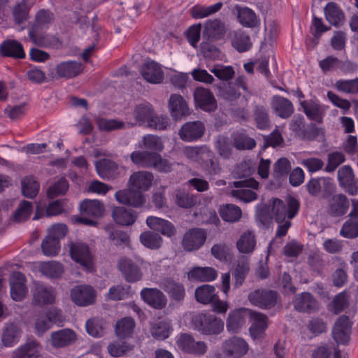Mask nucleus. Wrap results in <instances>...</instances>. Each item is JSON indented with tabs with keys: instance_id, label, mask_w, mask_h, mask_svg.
Wrapping results in <instances>:
<instances>
[{
	"instance_id": "603ef678",
	"label": "nucleus",
	"mask_w": 358,
	"mask_h": 358,
	"mask_svg": "<svg viewBox=\"0 0 358 358\" xmlns=\"http://www.w3.org/2000/svg\"><path fill=\"white\" fill-rule=\"evenodd\" d=\"M219 212L223 220L230 222H237L242 215L241 208L234 204H226L221 206Z\"/></svg>"
},
{
	"instance_id": "dca6fc26",
	"label": "nucleus",
	"mask_w": 358,
	"mask_h": 358,
	"mask_svg": "<svg viewBox=\"0 0 358 358\" xmlns=\"http://www.w3.org/2000/svg\"><path fill=\"white\" fill-rule=\"evenodd\" d=\"M176 344L179 349L189 354L201 355L207 350V346L204 342L196 341L188 334H181L176 339Z\"/></svg>"
},
{
	"instance_id": "a19ab883",
	"label": "nucleus",
	"mask_w": 358,
	"mask_h": 358,
	"mask_svg": "<svg viewBox=\"0 0 358 358\" xmlns=\"http://www.w3.org/2000/svg\"><path fill=\"white\" fill-rule=\"evenodd\" d=\"M112 215L116 223L124 226L132 224L136 219V215L134 210H127L124 207L115 208Z\"/></svg>"
},
{
	"instance_id": "69168bd1",
	"label": "nucleus",
	"mask_w": 358,
	"mask_h": 358,
	"mask_svg": "<svg viewBox=\"0 0 358 358\" xmlns=\"http://www.w3.org/2000/svg\"><path fill=\"white\" fill-rule=\"evenodd\" d=\"M128 285H117L111 287L108 292L107 298L110 300L119 301L126 299L129 294Z\"/></svg>"
},
{
	"instance_id": "9b49d317",
	"label": "nucleus",
	"mask_w": 358,
	"mask_h": 358,
	"mask_svg": "<svg viewBox=\"0 0 358 358\" xmlns=\"http://www.w3.org/2000/svg\"><path fill=\"white\" fill-rule=\"evenodd\" d=\"M278 293L273 290L258 289L248 295L250 303L262 309H269L275 306L278 301Z\"/></svg>"
},
{
	"instance_id": "de8ad7c7",
	"label": "nucleus",
	"mask_w": 358,
	"mask_h": 358,
	"mask_svg": "<svg viewBox=\"0 0 358 358\" xmlns=\"http://www.w3.org/2000/svg\"><path fill=\"white\" fill-rule=\"evenodd\" d=\"M38 268L43 275L49 278H57L59 277L64 271L62 264L55 261L40 262Z\"/></svg>"
},
{
	"instance_id": "72a5a7b5",
	"label": "nucleus",
	"mask_w": 358,
	"mask_h": 358,
	"mask_svg": "<svg viewBox=\"0 0 358 358\" xmlns=\"http://www.w3.org/2000/svg\"><path fill=\"white\" fill-rule=\"evenodd\" d=\"M160 285L173 300L180 301L184 299L185 289L182 284L171 278H166L162 281Z\"/></svg>"
},
{
	"instance_id": "39448f33",
	"label": "nucleus",
	"mask_w": 358,
	"mask_h": 358,
	"mask_svg": "<svg viewBox=\"0 0 358 358\" xmlns=\"http://www.w3.org/2000/svg\"><path fill=\"white\" fill-rule=\"evenodd\" d=\"M71 259L79 264L87 272L94 270V256L89 246L80 241H70L68 243Z\"/></svg>"
},
{
	"instance_id": "8fccbe9b",
	"label": "nucleus",
	"mask_w": 358,
	"mask_h": 358,
	"mask_svg": "<svg viewBox=\"0 0 358 358\" xmlns=\"http://www.w3.org/2000/svg\"><path fill=\"white\" fill-rule=\"evenodd\" d=\"M155 152L149 151L136 150L131 153L130 159L131 162L138 166L150 168L152 166V159H155Z\"/></svg>"
},
{
	"instance_id": "f704fd0d",
	"label": "nucleus",
	"mask_w": 358,
	"mask_h": 358,
	"mask_svg": "<svg viewBox=\"0 0 358 358\" xmlns=\"http://www.w3.org/2000/svg\"><path fill=\"white\" fill-rule=\"evenodd\" d=\"M217 277L216 270L211 267L196 266L192 268L187 273L189 280L201 282L213 281Z\"/></svg>"
},
{
	"instance_id": "4c0bfd02",
	"label": "nucleus",
	"mask_w": 358,
	"mask_h": 358,
	"mask_svg": "<svg viewBox=\"0 0 358 358\" xmlns=\"http://www.w3.org/2000/svg\"><path fill=\"white\" fill-rule=\"evenodd\" d=\"M152 112V106L148 103H142L137 105L133 112L134 121H131L129 124L138 125L147 124Z\"/></svg>"
},
{
	"instance_id": "e2e57ef3",
	"label": "nucleus",
	"mask_w": 358,
	"mask_h": 358,
	"mask_svg": "<svg viewBox=\"0 0 358 358\" xmlns=\"http://www.w3.org/2000/svg\"><path fill=\"white\" fill-rule=\"evenodd\" d=\"M28 1L29 0H22L20 3H17L14 7L13 14L15 20L17 23L25 21L28 17L29 9L33 3H31L30 5H28Z\"/></svg>"
},
{
	"instance_id": "a211bd4d",
	"label": "nucleus",
	"mask_w": 358,
	"mask_h": 358,
	"mask_svg": "<svg viewBox=\"0 0 358 358\" xmlns=\"http://www.w3.org/2000/svg\"><path fill=\"white\" fill-rule=\"evenodd\" d=\"M351 334V324L349 317L342 315L336 322L332 330V336L338 344H347Z\"/></svg>"
},
{
	"instance_id": "aec40b11",
	"label": "nucleus",
	"mask_w": 358,
	"mask_h": 358,
	"mask_svg": "<svg viewBox=\"0 0 358 358\" xmlns=\"http://www.w3.org/2000/svg\"><path fill=\"white\" fill-rule=\"evenodd\" d=\"M25 275L20 272H14L10 277V296L15 301H22L28 292Z\"/></svg>"
},
{
	"instance_id": "bb28decb",
	"label": "nucleus",
	"mask_w": 358,
	"mask_h": 358,
	"mask_svg": "<svg viewBox=\"0 0 358 358\" xmlns=\"http://www.w3.org/2000/svg\"><path fill=\"white\" fill-rule=\"evenodd\" d=\"M225 34V24L220 20H208L205 22L203 31V37L208 39L218 40L223 38Z\"/></svg>"
},
{
	"instance_id": "49530a36",
	"label": "nucleus",
	"mask_w": 358,
	"mask_h": 358,
	"mask_svg": "<svg viewBox=\"0 0 358 358\" xmlns=\"http://www.w3.org/2000/svg\"><path fill=\"white\" fill-rule=\"evenodd\" d=\"M173 329L169 320H164L156 322L152 324L150 332L157 340H164L169 337Z\"/></svg>"
},
{
	"instance_id": "6ab92c4d",
	"label": "nucleus",
	"mask_w": 358,
	"mask_h": 358,
	"mask_svg": "<svg viewBox=\"0 0 358 358\" xmlns=\"http://www.w3.org/2000/svg\"><path fill=\"white\" fill-rule=\"evenodd\" d=\"M204 131L205 126L201 122H187L182 126L178 134L182 141L192 142L200 138Z\"/></svg>"
},
{
	"instance_id": "f8f14e48",
	"label": "nucleus",
	"mask_w": 358,
	"mask_h": 358,
	"mask_svg": "<svg viewBox=\"0 0 358 358\" xmlns=\"http://www.w3.org/2000/svg\"><path fill=\"white\" fill-rule=\"evenodd\" d=\"M222 349L227 357L241 358L248 353L249 345L243 338L232 336L223 342Z\"/></svg>"
},
{
	"instance_id": "c9c22d12",
	"label": "nucleus",
	"mask_w": 358,
	"mask_h": 358,
	"mask_svg": "<svg viewBox=\"0 0 358 358\" xmlns=\"http://www.w3.org/2000/svg\"><path fill=\"white\" fill-rule=\"evenodd\" d=\"M0 52L6 57L24 58L25 52L20 43L15 40H7L0 45Z\"/></svg>"
},
{
	"instance_id": "bf43d9fd",
	"label": "nucleus",
	"mask_w": 358,
	"mask_h": 358,
	"mask_svg": "<svg viewBox=\"0 0 358 358\" xmlns=\"http://www.w3.org/2000/svg\"><path fill=\"white\" fill-rule=\"evenodd\" d=\"M290 169V162L287 158H280L274 164L273 176L279 180H284L287 178Z\"/></svg>"
},
{
	"instance_id": "5701e85b",
	"label": "nucleus",
	"mask_w": 358,
	"mask_h": 358,
	"mask_svg": "<svg viewBox=\"0 0 358 358\" xmlns=\"http://www.w3.org/2000/svg\"><path fill=\"white\" fill-rule=\"evenodd\" d=\"M98 175L101 178L113 179L119 176L124 168L119 166L113 161L108 159H102L95 163Z\"/></svg>"
},
{
	"instance_id": "2eb2a0df",
	"label": "nucleus",
	"mask_w": 358,
	"mask_h": 358,
	"mask_svg": "<svg viewBox=\"0 0 358 358\" xmlns=\"http://www.w3.org/2000/svg\"><path fill=\"white\" fill-rule=\"evenodd\" d=\"M141 74L144 80L151 84H159L164 78L163 66L152 59H148L142 64Z\"/></svg>"
},
{
	"instance_id": "c03bdc74",
	"label": "nucleus",
	"mask_w": 358,
	"mask_h": 358,
	"mask_svg": "<svg viewBox=\"0 0 358 358\" xmlns=\"http://www.w3.org/2000/svg\"><path fill=\"white\" fill-rule=\"evenodd\" d=\"M255 236L251 231L243 233L236 243L238 250L244 254L251 253L255 250Z\"/></svg>"
},
{
	"instance_id": "b1692460",
	"label": "nucleus",
	"mask_w": 358,
	"mask_h": 358,
	"mask_svg": "<svg viewBox=\"0 0 358 358\" xmlns=\"http://www.w3.org/2000/svg\"><path fill=\"white\" fill-rule=\"evenodd\" d=\"M22 329L15 322L6 323L2 329L1 343L5 348H12L15 345L22 336Z\"/></svg>"
},
{
	"instance_id": "f03ea898",
	"label": "nucleus",
	"mask_w": 358,
	"mask_h": 358,
	"mask_svg": "<svg viewBox=\"0 0 358 358\" xmlns=\"http://www.w3.org/2000/svg\"><path fill=\"white\" fill-rule=\"evenodd\" d=\"M153 175L145 171L134 173L129 178V189L119 190L115 193V199L120 203L141 207L145 202L142 194L148 191L152 185Z\"/></svg>"
},
{
	"instance_id": "5fc2aeb1",
	"label": "nucleus",
	"mask_w": 358,
	"mask_h": 358,
	"mask_svg": "<svg viewBox=\"0 0 358 358\" xmlns=\"http://www.w3.org/2000/svg\"><path fill=\"white\" fill-rule=\"evenodd\" d=\"M174 199L176 204L183 208H190L197 203V197L196 196L189 194L180 189L176 191Z\"/></svg>"
},
{
	"instance_id": "6e6d98bb",
	"label": "nucleus",
	"mask_w": 358,
	"mask_h": 358,
	"mask_svg": "<svg viewBox=\"0 0 358 358\" xmlns=\"http://www.w3.org/2000/svg\"><path fill=\"white\" fill-rule=\"evenodd\" d=\"M233 142L234 147L238 150H251L256 145L255 141L243 132L234 133Z\"/></svg>"
},
{
	"instance_id": "ea45409f",
	"label": "nucleus",
	"mask_w": 358,
	"mask_h": 358,
	"mask_svg": "<svg viewBox=\"0 0 358 358\" xmlns=\"http://www.w3.org/2000/svg\"><path fill=\"white\" fill-rule=\"evenodd\" d=\"M272 108L275 113L282 118L289 117L294 111L292 103L288 99L281 96L273 97Z\"/></svg>"
},
{
	"instance_id": "c756f323",
	"label": "nucleus",
	"mask_w": 358,
	"mask_h": 358,
	"mask_svg": "<svg viewBox=\"0 0 358 358\" xmlns=\"http://www.w3.org/2000/svg\"><path fill=\"white\" fill-rule=\"evenodd\" d=\"M83 65L77 61H66L58 64L56 66V73L59 78H71L81 73Z\"/></svg>"
},
{
	"instance_id": "ddd939ff",
	"label": "nucleus",
	"mask_w": 358,
	"mask_h": 358,
	"mask_svg": "<svg viewBox=\"0 0 358 358\" xmlns=\"http://www.w3.org/2000/svg\"><path fill=\"white\" fill-rule=\"evenodd\" d=\"M32 303L38 306L52 304L55 300L54 289L39 282H34L31 288Z\"/></svg>"
},
{
	"instance_id": "f257e3e1",
	"label": "nucleus",
	"mask_w": 358,
	"mask_h": 358,
	"mask_svg": "<svg viewBox=\"0 0 358 358\" xmlns=\"http://www.w3.org/2000/svg\"><path fill=\"white\" fill-rule=\"evenodd\" d=\"M250 317L252 324L249 329L253 340L263 337L268 327V317L260 313L246 308H240L229 313L227 320V329L229 332L237 333L246 324Z\"/></svg>"
},
{
	"instance_id": "2f4dec72",
	"label": "nucleus",
	"mask_w": 358,
	"mask_h": 358,
	"mask_svg": "<svg viewBox=\"0 0 358 358\" xmlns=\"http://www.w3.org/2000/svg\"><path fill=\"white\" fill-rule=\"evenodd\" d=\"M76 340V335L70 329H64L51 334V343L55 348H63L71 345Z\"/></svg>"
},
{
	"instance_id": "58836bf2",
	"label": "nucleus",
	"mask_w": 358,
	"mask_h": 358,
	"mask_svg": "<svg viewBox=\"0 0 358 358\" xmlns=\"http://www.w3.org/2000/svg\"><path fill=\"white\" fill-rule=\"evenodd\" d=\"M349 207L347 197L342 194H335L329 201V213L335 216L344 215Z\"/></svg>"
},
{
	"instance_id": "cd10ccee",
	"label": "nucleus",
	"mask_w": 358,
	"mask_h": 358,
	"mask_svg": "<svg viewBox=\"0 0 358 358\" xmlns=\"http://www.w3.org/2000/svg\"><path fill=\"white\" fill-rule=\"evenodd\" d=\"M235 10L237 14V20L242 26L254 28L259 25V18L252 9L237 5L235 6Z\"/></svg>"
},
{
	"instance_id": "f3484780",
	"label": "nucleus",
	"mask_w": 358,
	"mask_h": 358,
	"mask_svg": "<svg viewBox=\"0 0 358 358\" xmlns=\"http://www.w3.org/2000/svg\"><path fill=\"white\" fill-rule=\"evenodd\" d=\"M72 301L79 306H87L94 303L96 291L87 285L74 287L71 291Z\"/></svg>"
},
{
	"instance_id": "79ce46f5",
	"label": "nucleus",
	"mask_w": 358,
	"mask_h": 358,
	"mask_svg": "<svg viewBox=\"0 0 358 358\" xmlns=\"http://www.w3.org/2000/svg\"><path fill=\"white\" fill-rule=\"evenodd\" d=\"M136 147L138 148H144L147 151L155 153L161 152L164 149L162 139L152 134L145 135L141 142H139Z\"/></svg>"
},
{
	"instance_id": "052dcab7",
	"label": "nucleus",
	"mask_w": 358,
	"mask_h": 358,
	"mask_svg": "<svg viewBox=\"0 0 358 358\" xmlns=\"http://www.w3.org/2000/svg\"><path fill=\"white\" fill-rule=\"evenodd\" d=\"M313 358H342L341 352L333 345L319 347L313 354Z\"/></svg>"
},
{
	"instance_id": "0e129e2a",
	"label": "nucleus",
	"mask_w": 358,
	"mask_h": 358,
	"mask_svg": "<svg viewBox=\"0 0 358 358\" xmlns=\"http://www.w3.org/2000/svg\"><path fill=\"white\" fill-rule=\"evenodd\" d=\"M335 87L346 94L358 93V78L352 80H338L335 83Z\"/></svg>"
},
{
	"instance_id": "20e7f679",
	"label": "nucleus",
	"mask_w": 358,
	"mask_h": 358,
	"mask_svg": "<svg viewBox=\"0 0 358 358\" xmlns=\"http://www.w3.org/2000/svg\"><path fill=\"white\" fill-rule=\"evenodd\" d=\"M192 326L202 334L217 335L224 329V322L208 313H199L192 318Z\"/></svg>"
},
{
	"instance_id": "37998d69",
	"label": "nucleus",
	"mask_w": 358,
	"mask_h": 358,
	"mask_svg": "<svg viewBox=\"0 0 358 358\" xmlns=\"http://www.w3.org/2000/svg\"><path fill=\"white\" fill-rule=\"evenodd\" d=\"M223 3L217 2L208 6L194 5L190 10L191 15L194 19H202L217 13L222 8Z\"/></svg>"
},
{
	"instance_id": "a18cd8bd",
	"label": "nucleus",
	"mask_w": 358,
	"mask_h": 358,
	"mask_svg": "<svg viewBox=\"0 0 358 358\" xmlns=\"http://www.w3.org/2000/svg\"><path fill=\"white\" fill-rule=\"evenodd\" d=\"M217 295L215 287L210 285H203L198 287L195 290L196 300L203 304L210 303L216 298Z\"/></svg>"
},
{
	"instance_id": "393cba45",
	"label": "nucleus",
	"mask_w": 358,
	"mask_h": 358,
	"mask_svg": "<svg viewBox=\"0 0 358 358\" xmlns=\"http://www.w3.org/2000/svg\"><path fill=\"white\" fill-rule=\"evenodd\" d=\"M196 105L205 111L214 110L217 107L213 94L207 89L198 87L194 92Z\"/></svg>"
},
{
	"instance_id": "412c9836",
	"label": "nucleus",
	"mask_w": 358,
	"mask_h": 358,
	"mask_svg": "<svg viewBox=\"0 0 358 358\" xmlns=\"http://www.w3.org/2000/svg\"><path fill=\"white\" fill-rule=\"evenodd\" d=\"M141 296L147 304L155 309H163L167 303L166 296L156 288H143Z\"/></svg>"
},
{
	"instance_id": "338daca9",
	"label": "nucleus",
	"mask_w": 358,
	"mask_h": 358,
	"mask_svg": "<svg viewBox=\"0 0 358 358\" xmlns=\"http://www.w3.org/2000/svg\"><path fill=\"white\" fill-rule=\"evenodd\" d=\"M41 249L45 256H56L60 251V243L45 236L42 241Z\"/></svg>"
},
{
	"instance_id": "774afa93",
	"label": "nucleus",
	"mask_w": 358,
	"mask_h": 358,
	"mask_svg": "<svg viewBox=\"0 0 358 358\" xmlns=\"http://www.w3.org/2000/svg\"><path fill=\"white\" fill-rule=\"evenodd\" d=\"M341 234L348 238H354L358 236V219H350L346 221L341 229Z\"/></svg>"
},
{
	"instance_id": "7c9ffc66",
	"label": "nucleus",
	"mask_w": 358,
	"mask_h": 358,
	"mask_svg": "<svg viewBox=\"0 0 358 358\" xmlns=\"http://www.w3.org/2000/svg\"><path fill=\"white\" fill-rule=\"evenodd\" d=\"M294 308L299 312L312 313L317 310L318 303L308 292H303L294 301Z\"/></svg>"
},
{
	"instance_id": "680f3d73",
	"label": "nucleus",
	"mask_w": 358,
	"mask_h": 358,
	"mask_svg": "<svg viewBox=\"0 0 358 358\" xmlns=\"http://www.w3.org/2000/svg\"><path fill=\"white\" fill-rule=\"evenodd\" d=\"M46 237L60 243V240L65 237L68 232V227L65 224L56 223L51 225L47 230Z\"/></svg>"
},
{
	"instance_id": "4be33fe9",
	"label": "nucleus",
	"mask_w": 358,
	"mask_h": 358,
	"mask_svg": "<svg viewBox=\"0 0 358 358\" xmlns=\"http://www.w3.org/2000/svg\"><path fill=\"white\" fill-rule=\"evenodd\" d=\"M300 105L308 119L322 123L327 108L315 100L301 101Z\"/></svg>"
},
{
	"instance_id": "6e6552de",
	"label": "nucleus",
	"mask_w": 358,
	"mask_h": 358,
	"mask_svg": "<svg viewBox=\"0 0 358 358\" xmlns=\"http://www.w3.org/2000/svg\"><path fill=\"white\" fill-rule=\"evenodd\" d=\"M63 321L62 310L56 307H51L45 312L38 315L35 322L36 334L41 336L54 324L60 326Z\"/></svg>"
},
{
	"instance_id": "3c124183",
	"label": "nucleus",
	"mask_w": 358,
	"mask_h": 358,
	"mask_svg": "<svg viewBox=\"0 0 358 358\" xmlns=\"http://www.w3.org/2000/svg\"><path fill=\"white\" fill-rule=\"evenodd\" d=\"M231 44L240 52L247 51L252 45L250 36L242 30L234 31Z\"/></svg>"
},
{
	"instance_id": "13d9d810",
	"label": "nucleus",
	"mask_w": 358,
	"mask_h": 358,
	"mask_svg": "<svg viewBox=\"0 0 358 358\" xmlns=\"http://www.w3.org/2000/svg\"><path fill=\"white\" fill-rule=\"evenodd\" d=\"M185 156L194 162H199L205 157L210 156V151L206 147L187 146L183 150Z\"/></svg>"
},
{
	"instance_id": "a878e982",
	"label": "nucleus",
	"mask_w": 358,
	"mask_h": 358,
	"mask_svg": "<svg viewBox=\"0 0 358 358\" xmlns=\"http://www.w3.org/2000/svg\"><path fill=\"white\" fill-rule=\"evenodd\" d=\"M42 347L34 340L27 341L13 352V358H41Z\"/></svg>"
},
{
	"instance_id": "4d7b16f0",
	"label": "nucleus",
	"mask_w": 358,
	"mask_h": 358,
	"mask_svg": "<svg viewBox=\"0 0 358 358\" xmlns=\"http://www.w3.org/2000/svg\"><path fill=\"white\" fill-rule=\"evenodd\" d=\"M22 191L24 196L34 198L38 193L39 183L33 176H27L22 180Z\"/></svg>"
},
{
	"instance_id": "e433bc0d",
	"label": "nucleus",
	"mask_w": 358,
	"mask_h": 358,
	"mask_svg": "<svg viewBox=\"0 0 358 358\" xmlns=\"http://www.w3.org/2000/svg\"><path fill=\"white\" fill-rule=\"evenodd\" d=\"M326 20L333 26L340 27L344 22V13L334 2L328 3L324 8Z\"/></svg>"
},
{
	"instance_id": "09e8293b",
	"label": "nucleus",
	"mask_w": 358,
	"mask_h": 358,
	"mask_svg": "<svg viewBox=\"0 0 358 358\" xmlns=\"http://www.w3.org/2000/svg\"><path fill=\"white\" fill-rule=\"evenodd\" d=\"M135 322L133 318L126 317L118 320L115 325L116 335L121 338L130 337L134 332Z\"/></svg>"
},
{
	"instance_id": "4468645a",
	"label": "nucleus",
	"mask_w": 358,
	"mask_h": 358,
	"mask_svg": "<svg viewBox=\"0 0 358 358\" xmlns=\"http://www.w3.org/2000/svg\"><path fill=\"white\" fill-rule=\"evenodd\" d=\"M206 236V232L203 229H190L183 236L182 248L188 252L197 250L205 243Z\"/></svg>"
},
{
	"instance_id": "423d86ee",
	"label": "nucleus",
	"mask_w": 358,
	"mask_h": 358,
	"mask_svg": "<svg viewBox=\"0 0 358 358\" xmlns=\"http://www.w3.org/2000/svg\"><path fill=\"white\" fill-rule=\"evenodd\" d=\"M53 20V14L48 10L41 9L36 15L35 21L29 30L30 39L38 45H47V36H43L41 31L47 29Z\"/></svg>"
},
{
	"instance_id": "1a4fd4ad",
	"label": "nucleus",
	"mask_w": 358,
	"mask_h": 358,
	"mask_svg": "<svg viewBox=\"0 0 358 358\" xmlns=\"http://www.w3.org/2000/svg\"><path fill=\"white\" fill-rule=\"evenodd\" d=\"M234 187L235 189L231 191V194L239 201L248 203L257 199V194L254 190L259 188V182L252 178L236 181L234 182Z\"/></svg>"
},
{
	"instance_id": "864d4df0",
	"label": "nucleus",
	"mask_w": 358,
	"mask_h": 358,
	"mask_svg": "<svg viewBox=\"0 0 358 358\" xmlns=\"http://www.w3.org/2000/svg\"><path fill=\"white\" fill-rule=\"evenodd\" d=\"M140 241L145 247L152 250L159 248L162 244L161 236L150 231L143 232L140 235Z\"/></svg>"
},
{
	"instance_id": "473e14b6",
	"label": "nucleus",
	"mask_w": 358,
	"mask_h": 358,
	"mask_svg": "<svg viewBox=\"0 0 358 358\" xmlns=\"http://www.w3.org/2000/svg\"><path fill=\"white\" fill-rule=\"evenodd\" d=\"M338 179L341 185L348 188L351 194L358 192L353 170L350 166H344L338 170Z\"/></svg>"
},
{
	"instance_id": "7ed1b4c3",
	"label": "nucleus",
	"mask_w": 358,
	"mask_h": 358,
	"mask_svg": "<svg viewBox=\"0 0 358 358\" xmlns=\"http://www.w3.org/2000/svg\"><path fill=\"white\" fill-rule=\"evenodd\" d=\"M300 204L292 197L287 198L285 201L274 199L272 201V211L275 215L278 224L276 236H285L291 227V220L299 213Z\"/></svg>"
},
{
	"instance_id": "c85d7f7f",
	"label": "nucleus",
	"mask_w": 358,
	"mask_h": 358,
	"mask_svg": "<svg viewBox=\"0 0 358 358\" xmlns=\"http://www.w3.org/2000/svg\"><path fill=\"white\" fill-rule=\"evenodd\" d=\"M169 108L171 115L176 120L181 119L189 114V109L185 100L179 94L170 96Z\"/></svg>"
},
{
	"instance_id": "0eeeda50",
	"label": "nucleus",
	"mask_w": 358,
	"mask_h": 358,
	"mask_svg": "<svg viewBox=\"0 0 358 358\" xmlns=\"http://www.w3.org/2000/svg\"><path fill=\"white\" fill-rule=\"evenodd\" d=\"M81 216L78 222L82 224L94 226L96 224V218L101 217L104 211L103 204L99 200L85 199L80 204Z\"/></svg>"
},
{
	"instance_id": "9d476101",
	"label": "nucleus",
	"mask_w": 358,
	"mask_h": 358,
	"mask_svg": "<svg viewBox=\"0 0 358 358\" xmlns=\"http://www.w3.org/2000/svg\"><path fill=\"white\" fill-rule=\"evenodd\" d=\"M150 264L142 262L139 265L134 264L127 258H121L118 262V268L129 282L139 281L143 278L142 269L147 268Z\"/></svg>"
}]
</instances>
